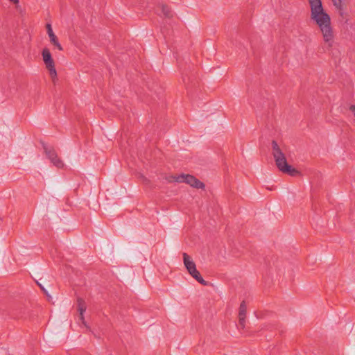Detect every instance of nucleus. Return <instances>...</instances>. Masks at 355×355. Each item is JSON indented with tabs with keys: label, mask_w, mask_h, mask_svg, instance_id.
<instances>
[{
	"label": "nucleus",
	"mask_w": 355,
	"mask_h": 355,
	"mask_svg": "<svg viewBox=\"0 0 355 355\" xmlns=\"http://www.w3.org/2000/svg\"><path fill=\"white\" fill-rule=\"evenodd\" d=\"M310 6V19L319 28L324 42L329 47L334 43V34L329 15L323 8L321 0H308Z\"/></svg>",
	"instance_id": "obj_1"
},
{
	"label": "nucleus",
	"mask_w": 355,
	"mask_h": 355,
	"mask_svg": "<svg viewBox=\"0 0 355 355\" xmlns=\"http://www.w3.org/2000/svg\"><path fill=\"white\" fill-rule=\"evenodd\" d=\"M284 150V146H279L275 141H272V154L277 168L283 173L288 174L291 176H295L299 172L288 164Z\"/></svg>",
	"instance_id": "obj_2"
},
{
	"label": "nucleus",
	"mask_w": 355,
	"mask_h": 355,
	"mask_svg": "<svg viewBox=\"0 0 355 355\" xmlns=\"http://www.w3.org/2000/svg\"><path fill=\"white\" fill-rule=\"evenodd\" d=\"M184 265L189 275L202 285H207V282L202 277L193 259L187 253H183Z\"/></svg>",
	"instance_id": "obj_3"
},
{
	"label": "nucleus",
	"mask_w": 355,
	"mask_h": 355,
	"mask_svg": "<svg viewBox=\"0 0 355 355\" xmlns=\"http://www.w3.org/2000/svg\"><path fill=\"white\" fill-rule=\"evenodd\" d=\"M42 57L46 69L48 70L49 76L53 81L55 83L58 80L57 71L55 69V62L52 58L50 50L48 48H44L42 51Z\"/></svg>",
	"instance_id": "obj_4"
},
{
	"label": "nucleus",
	"mask_w": 355,
	"mask_h": 355,
	"mask_svg": "<svg viewBox=\"0 0 355 355\" xmlns=\"http://www.w3.org/2000/svg\"><path fill=\"white\" fill-rule=\"evenodd\" d=\"M177 182L182 183L185 182L190 186L197 188V189H203L205 187V184L200 182L199 180L196 179L194 176L191 175H185L181 174L178 175V178L176 179Z\"/></svg>",
	"instance_id": "obj_5"
},
{
	"label": "nucleus",
	"mask_w": 355,
	"mask_h": 355,
	"mask_svg": "<svg viewBox=\"0 0 355 355\" xmlns=\"http://www.w3.org/2000/svg\"><path fill=\"white\" fill-rule=\"evenodd\" d=\"M44 151L51 162L57 168H61L64 166L63 162L58 157V155L53 148L44 147Z\"/></svg>",
	"instance_id": "obj_6"
},
{
	"label": "nucleus",
	"mask_w": 355,
	"mask_h": 355,
	"mask_svg": "<svg viewBox=\"0 0 355 355\" xmlns=\"http://www.w3.org/2000/svg\"><path fill=\"white\" fill-rule=\"evenodd\" d=\"M247 307L245 302H242L240 304L239 318V325L242 327H245V317H246Z\"/></svg>",
	"instance_id": "obj_7"
},
{
	"label": "nucleus",
	"mask_w": 355,
	"mask_h": 355,
	"mask_svg": "<svg viewBox=\"0 0 355 355\" xmlns=\"http://www.w3.org/2000/svg\"><path fill=\"white\" fill-rule=\"evenodd\" d=\"M156 12L159 15L162 13L165 17L171 18L173 17V12L171 9L163 3L159 4Z\"/></svg>",
	"instance_id": "obj_8"
},
{
	"label": "nucleus",
	"mask_w": 355,
	"mask_h": 355,
	"mask_svg": "<svg viewBox=\"0 0 355 355\" xmlns=\"http://www.w3.org/2000/svg\"><path fill=\"white\" fill-rule=\"evenodd\" d=\"M86 305L82 299L78 300V311L79 312V320L81 321V322L85 325V321L84 318V313L86 311Z\"/></svg>",
	"instance_id": "obj_9"
},
{
	"label": "nucleus",
	"mask_w": 355,
	"mask_h": 355,
	"mask_svg": "<svg viewBox=\"0 0 355 355\" xmlns=\"http://www.w3.org/2000/svg\"><path fill=\"white\" fill-rule=\"evenodd\" d=\"M351 1L352 0H331L333 5L340 12L343 11L345 3Z\"/></svg>",
	"instance_id": "obj_10"
},
{
	"label": "nucleus",
	"mask_w": 355,
	"mask_h": 355,
	"mask_svg": "<svg viewBox=\"0 0 355 355\" xmlns=\"http://www.w3.org/2000/svg\"><path fill=\"white\" fill-rule=\"evenodd\" d=\"M50 39V42L52 44H53L59 51H62V46L60 44L56 35L55 34H51L49 36Z\"/></svg>",
	"instance_id": "obj_11"
},
{
	"label": "nucleus",
	"mask_w": 355,
	"mask_h": 355,
	"mask_svg": "<svg viewBox=\"0 0 355 355\" xmlns=\"http://www.w3.org/2000/svg\"><path fill=\"white\" fill-rule=\"evenodd\" d=\"M177 178H178V175H170L168 178H166V180L168 182H177Z\"/></svg>",
	"instance_id": "obj_12"
},
{
	"label": "nucleus",
	"mask_w": 355,
	"mask_h": 355,
	"mask_svg": "<svg viewBox=\"0 0 355 355\" xmlns=\"http://www.w3.org/2000/svg\"><path fill=\"white\" fill-rule=\"evenodd\" d=\"M46 30H47V34L48 35H51V34H54L51 25L50 24H46Z\"/></svg>",
	"instance_id": "obj_13"
},
{
	"label": "nucleus",
	"mask_w": 355,
	"mask_h": 355,
	"mask_svg": "<svg viewBox=\"0 0 355 355\" xmlns=\"http://www.w3.org/2000/svg\"><path fill=\"white\" fill-rule=\"evenodd\" d=\"M349 110L353 113V114L355 117V105H351L349 107Z\"/></svg>",
	"instance_id": "obj_14"
},
{
	"label": "nucleus",
	"mask_w": 355,
	"mask_h": 355,
	"mask_svg": "<svg viewBox=\"0 0 355 355\" xmlns=\"http://www.w3.org/2000/svg\"><path fill=\"white\" fill-rule=\"evenodd\" d=\"M10 2L13 3L15 5H17L19 2V0H9Z\"/></svg>",
	"instance_id": "obj_15"
}]
</instances>
